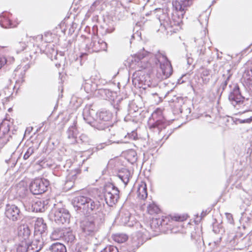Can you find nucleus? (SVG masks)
Segmentation results:
<instances>
[{"label": "nucleus", "mask_w": 252, "mask_h": 252, "mask_svg": "<svg viewBox=\"0 0 252 252\" xmlns=\"http://www.w3.org/2000/svg\"><path fill=\"white\" fill-rule=\"evenodd\" d=\"M147 93L148 95L149 96L150 95H152V96L158 95V94L156 92H155V93L152 92L150 90H147Z\"/></svg>", "instance_id": "obj_52"}, {"label": "nucleus", "mask_w": 252, "mask_h": 252, "mask_svg": "<svg viewBox=\"0 0 252 252\" xmlns=\"http://www.w3.org/2000/svg\"><path fill=\"white\" fill-rule=\"evenodd\" d=\"M248 199H249V200H251V199H252V194H250V195H249V197H248Z\"/></svg>", "instance_id": "obj_59"}, {"label": "nucleus", "mask_w": 252, "mask_h": 252, "mask_svg": "<svg viewBox=\"0 0 252 252\" xmlns=\"http://www.w3.org/2000/svg\"><path fill=\"white\" fill-rule=\"evenodd\" d=\"M161 221H162V220L160 219L153 220H152V226L153 225L157 224L158 225V227H159L160 225H162Z\"/></svg>", "instance_id": "obj_49"}, {"label": "nucleus", "mask_w": 252, "mask_h": 252, "mask_svg": "<svg viewBox=\"0 0 252 252\" xmlns=\"http://www.w3.org/2000/svg\"><path fill=\"white\" fill-rule=\"evenodd\" d=\"M155 63L157 65H159L158 69V73H161V79H164L168 78L172 73V67L171 63L167 58L163 54L158 51L155 55Z\"/></svg>", "instance_id": "obj_3"}, {"label": "nucleus", "mask_w": 252, "mask_h": 252, "mask_svg": "<svg viewBox=\"0 0 252 252\" xmlns=\"http://www.w3.org/2000/svg\"><path fill=\"white\" fill-rule=\"evenodd\" d=\"M46 229L47 226L43 219L37 218L35 223V233H38L43 236Z\"/></svg>", "instance_id": "obj_20"}, {"label": "nucleus", "mask_w": 252, "mask_h": 252, "mask_svg": "<svg viewBox=\"0 0 252 252\" xmlns=\"http://www.w3.org/2000/svg\"><path fill=\"white\" fill-rule=\"evenodd\" d=\"M163 17L164 18L162 19V17L159 18V21L160 23L161 27H162L167 31V33H175L180 30L179 22L171 21L165 14L163 15Z\"/></svg>", "instance_id": "obj_11"}, {"label": "nucleus", "mask_w": 252, "mask_h": 252, "mask_svg": "<svg viewBox=\"0 0 252 252\" xmlns=\"http://www.w3.org/2000/svg\"><path fill=\"white\" fill-rule=\"evenodd\" d=\"M48 201H41L38 200L32 205L33 209L36 212H43L48 208Z\"/></svg>", "instance_id": "obj_21"}, {"label": "nucleus", "mask_w": 252, "mask_h": 252, "mask_svg": "<svg viewBox=\"0 0 252 252\" xmlns=\"http://www.w3.org/2000/svg\"><path fill=\"white\" fill-rule=\"evenodd\" d=\"M31 37H29L27 34H23L21 40L19 41L16 45L17 52L24 50L27 47V42L30 40Z\"/></svg>", "instance_id": "obj_24"}, {"label": "nucleus", "mask_w": 252, "mask_h": 252, "mask_svg": "<svg viewBox=\"0 0 252 252\" xmlns=\"http://www.w3.org/2000/svg\"><path fill=\"white\" fill-rule=\"evenodd\" d=\"M232 74L230 72V70H227L226 74H223L222 75L223 80L221 83L220 84L219 88L218 89V93H222L223 91L227 87V85L229 81L230 78L231 77Z\"/></svg>", "instance_id": "obj_22"}, {"label": "nucleus", "mask_w": 252, "mask_h": 252, "mask_svg": "<svg viewBox=\"0 0 252 252\" xmlns=\"http://www.w3.org/2000/svg\"><path fill=\"white\" fill-rule=\"evenodd\" d=\"M113 240L119 243H122L126 242L128 238L127 236L125 234L118 233L114 234L113 236Z\"/></svg>", "instance_id": "obj_34"}, {"label": "nucleus", "mask_w": 252, "mask_h": 252, "mask_svg": "<svg viewBox=\"0 0 252 252\" xmlns=\"http://www.w3.org/2000/svg\"><path fill=\"white\" fill-rule=\"evenodd\" d=\"M135 134V132L133 131L131 134L128 133L127 136L129 138H130L131 139H135V135H134Z\"/></svg>", "instance_id": "obj_54"}, {"label": "nucleus", "mask_w": 252, "mask_h": 252, "mask_svg": "<svg viewBox=\"0 0 252 252\" xmlns=\"http://www.w3.org/2000/svg\"><path fill=\"white\" fill-rule=\"evenodd\" d=\"M107 43L102 39L94 36L90 44L86 45V49L89 53L98 52L101 51H106Z\"/></svg>", "instance_id": "obj_10"}, {"label": "nucleus", "mask_w": 252, "mask_h": 252, "mask_svg": "<svg viewBox=\"0 0 252 252\" xmlns=\"http://www.w3.org/2000/svg\"><path fill=\"white\" fill-rule=\"evenodd\" d=\"M29 244H28V252H38L36 251V249H38L37 247L32 242L31 243L30 239L28 241Z\"/></svg>", "instance_id": "obj_43"}, {"label": "nucleus", "mask_w": 252, "mask_h": 252, "mask_svg": "<svg viewBox=\"0 0 252 252\" xmlns=\"http://www.w3.org/2000/svg\"><path fill=\"white\" fill-rule=\"evenodd\" d=\"M189 60H189V59H188V63L189 64H190L189 62H190V61H189Z\"/></svg>", "instance_id": "obj_61"}, {"label": "nucleus", "mask_w": 252, "mask_h": 252, "mask_svg": "<svg viewBox=\"0 0 252 252\" xmlns=\"http://www.w3.org/2000/svg\"><path fill=\"white\" fill-rule=\"evenodd\" d=\"M84 120L88 124L96 128L95 126L96 123L97 112L92 109L85 108L83 113Z\"/></svg>", "instance_id": "obj_14"}, {"label": "nucleus", "mask_w": 252, "mask_h": 252, "mask_svg": "<svg viewBox=\"0 0 252 252\" xmlns=\"http://www.w3.org/2000/svg\"><path fill=\"white\" fill-rule=\"evenodd\" d=\"M4 213L5 216L13 221H17L22 218V213L20 209L14 204H7Z\"/></svg>", "instance_id": "obj_12"}, {"label": "nucleus", "mask_w": 252, "mask_h": 252, "mask_svg": "<svg viewBox=\"0 0 252 252\" xmlns=\"http://www.w3.org/2000/svg\"><path fill=\"white\" fill-rule=\"evenodd\" d=\"M32 242L35 245L38 249H36V251H39L44 245V240L42 235L38 233H35L34 236V239Z\"/></svg>", "instance_id": "obj_29"}, {"label": "nucleus", "mask_w": 252, "mask_h": 252, "mask_svg": "<svg viewBox=\"0 0 252 252\" xmlns=\"http://www.w3.org/2000/svg\"><path fill=\"white\" fill-rule=\"evenodd\" d=\"M27 241H21L20 243L17 246V252H28Z\"/></svg>", "instance_id": "obj_35"}, {"label": "nucleus", "mask_w": 252, "mask_h": 252, "mask_svg": "<svg viewBox=\"0 0 252 252\" xmlns=\"http://www.w3.org/2000/svg\"><path fill=\"white\" fill-rule=\"evenodd\" d=\"M172 219L177 221H182L185 220L186 218L184 216H175L172 217Z\"/></svg>", "instance_id": "obj_48"}, {"label": "nucleus", "mask_w": 252, "mask_h": 252, "mask_svg": "<svg viewBox=\"0 0 252 252\" xmlns=\"http://www.w3.org/2000/svg\"><path fill=\"white\" fill-rule=\"evenodd\" d=\"M96 85L91 80H85L82 84V88L87 93L93 92L96 90Z\"/></svg>", "instance_id": "obj_27"}, {"label": "nucleus", "mask_w": 252, "mask_h": 252, "mask_svg": "<svg viewBox=\"0 0 252 252\" xmlns=\"http://www.w3.org/2000/svg\"><path fill=\"white\" fill-rule=\"evenodd\" d=\"M77 130L75 125L70 126L67 131V137L68 143L73 144L78 142L77 140Z\"/></svg>", "instance_id": "obj_16"}, {"label": "nucleus", "mask_w": 252, "mask_h": 252, "mask_svg": "<svg viewBox=\"0 0 252 252\" xmlns=\"http://www.w3.org/2000/svg\"><path fill=\"white\" fill-rule=\"evenodd\" d=\"M146 55L147 53L145 51L136 54L132 57L130 67L135 69L137 71H140L142 69L146 68L147 67V63L142 61V60L146 57Z\"/></svg>", "instance_id": "obj_13"}, {"label": "nucleus", "mask_w": 252, "mask_h": 252, "mask_svg": "<svg viewBox=\"0 0 252 252\" xmlns=\"http://www.w3.org/2000/svg\"><path fill=\"white\" fill-rule=\"evenodd\" d=\"M64 233H65V231H64V229L63 228H55L50 235V238L53 240H59L61 238L63 239Z\"/></svg>", "instance_id": "obj_28"}, {"label": "nucleus", "mask_w": 252, "mask_h": 252, "mask_svg": "<svg viewBox=\"0 0 252 252\" xmlns=\"http://www.w3.org/2000/svg\"><path fill=\"white\" fill-rule=\"evenodd\" d=\"M137 238H133L131 248L129 249V251H133L134 252V250L138 249L140 245H141L139 242H137Z\"/></svg>", "instance_id": "obj_44"}, {"label": "nucleus", "mask_w": 252, "mask_h": 252, "mask_svg": "<svg viewBox=\"0 0 252 252\" xmlns=\"http://www.w3.org/2000/svg\"><path fill=\"white\" fill-rule=\"evenodd\" d=\"M192 4L190 0H173V5L177 11H184L185 9Z\"/></svg>", "instance_id": "obj_15"}, {"label": "nucleus", "mask_w": 252, "mask_h": 252, "mask_svg": "<svg viewBox=\"0 0 252 252\" xmlns=\"http://www.w3.org/2000/svg\"><path fill=\"white\" fill-rule=\"evenodd\" d=\"M157 9V8H156L155 7H151L150 8V12H152V11H154L156 10Z\"/></svg>", "instance_id": "obj_56"}, {"label": "nucleus", "mask_w": 252, "mask_h": 252, "mask_svg": "<svg viewBox=\"0 0 252 252\" xmlns=\"http://www.w3.org/2000/svg\"><path fill=\"white\" fill-rule=\"evenodd\" d=\"M41 50H44V48H43V47H42V48H41Z\"/></svg>", "instance_id": "obj_64"}, {"label": "nucleus", "mask_w": 252, "mask_h": 252, "mask_svg": "<svg viewBox=\"0 0 252 252\" xmlns=\"http://www.w3.org/2000/svg\"><path fill=\"white\" fill-rule=\"evenodd\" d=\"M158 209V207L154 203L149 204L147 206V211L151 214L157 213Z\"/></svg>", "instance_id": "obj_41"}, {"label": "nucleus", "mask_w": 252, "mask_h": 252, "mask_svg": "<svg viewBox=\"0 0 252 252\" xmlns=\"http://www.w3.org/2000/svg\"><path fill=\"white\" fill-rule=\"evenodd\" d=\"M171 132H170L168 135L167 136H166V137L165 138V139H167L168 137V136L170 135V134H171Z\"/></svg>", "instance_id": "obj_60"}, {"label": "nucleus", "mask_w": 252, "mask_h": 252, "mask_svg": "<svg viewBox=\"0 0 252 252\" xmlns=\"http://www.w3.org/2000/svg\"><path fill=\"white\" fill-rule=\"evenodd\" d=\"M72 252H81L80 249H76L74 251H73Z\"/></svg>", "instance_id": "obj_57"}, {"label": "nucleus", "mask_w": 252, "mask_h": 252, "mask_svg": "<svg viewBox=\"0 0 252 252\" xmlns=\"http://www.w3.org/2000/svg\"><path fill=\"white\" fill-rule=\"evenodd\" d=\"M136 75V73L133 74V77L132 79L133 83H135V84H136V83L139 81V79L137 78V77H135Z\"/></svg>", "instance_id": "obj_53"}, {"label": "nucleus", "mask_w": 252, "mask_h": 252, "mask_svg": "<svg viewBox=\"0 0 252 252\" xmlns=\"http://www.w3.org/2000/svg\"><path fill=\"white\" fill-rule=\"evenodd\" d=\"M151 5L149 3V1H148V2L146 3L145 5L144 6V9L148 10L149 9L150 6Z\"/></svg>", "instance_id": "obj_55"}, {"label": "nucleus", "mask_w": 252, "mask_h": 252, "mask_svg": "<svg viewBox=\"0 0 252 252\" xmlns=\"http://www.w3.org/2000/svg\"><path fill=\"white\" fill-rule=\"evenodd\" d=\"M137 197L139 199L145 200L148 196L147 186L145 183H141L137 190Z\"/></svg>", "instance_id": "obj_23"}, {"label": "nucleus", "mask_w": 252, "mask_h": 252, "mask_svg": "<svg viewBox=\"0 0 252 252\" xmlns=\"http://www.w3.org/2000/svg\"><path fill=\"white\" fill-rule=\"evenodd\" d=\"M132 219L131 214L128 211L123 210L121 212V222L124 224H127L128 226L133 225V223L130 221V220Z\"/></svg>", "instance_id": "obj_26"}, {"label": "nucleus", "mask_w": 252, "mask_h": 252, "mask_svg": "<svg viewBox=\"0 0 252 252\" xmlns=\"http://www.w3.org/2000/svg\"><path fill=\"white\" fill-rule=\"evenodd\" d=\"M238 121L240 124L250 123L252 121V116H251L249 118H247V119H238Z\"/></svg>", "instance_id": "obj_47"}, {"label": "nucleus", "mask_w": 252, "mask_h": 252, "mask_svg": "<svg viewBox=\"0 0 252 252\" xmlns=\"http://www.w3.org/2000/svg\"><path fill=\"white\" fill-rule=\"evenodd\" d=\"M211 71L208 69H203L201 73V77L204 84L209 82L211 78Z\"/></svg>", "instance_id": "obj_33"}, {"label": "nucleus", "mask_w": 252, "mask_h": 252, "mask_svg": "<svg viewBox=\"0 0 252 252\" xmlns=\"http://www.w3.org/2000/svg\"><path fill=\"white\" fill-rule=\"evenodd\" d=\"M208 19L209 16L208 13L206 11H204L198 17V21L201 25H206L207 24Z\"/></svg>", "instance_id": "obj_37"}, {"label": "nucleus", "mask_w": 252, "mask_h": 252, "mask_svg": "<svg viewBox=\"0 0 252 252\" xmlns=\"http://www.w3.org/2000/svg\"><path fill=\"white\" fill-rule=\"evenodd\" d=\"M49 185V181L46 179H36L31 182L30 189L32 194H40L47 190Z\"/></svg>", "instance_id": "obj_8"}, {"label": "nucleus", "mask_w": 252, "mask_h": 252, "mask_svg": "<svg viewBox=\"0 0 252 252\" xmlns=\"http://www.w3.org/2000/svg\"><path fill=\"white\" fill-rule=\"evenodd\" d=\"M243 78L244 82L252 94V69H248L245 70L243 74Z\"/></svg>", "instance_id": "obj_19"}, {"label": "nucleus", "mask_w": 252, "mask_h": 252, "mask_svg": "<svg viewBox=\"0 0 252 252\" xmlns=\"http://www.w3.org/2000/svg\"><path fill=\"white\" fill-rule=\"evenodd\" d=\"M64 235L63 237V239L67 243H72L75 240V236L71 231H69L67 229H64Z\"/></svg>", "instance_id": "obj_32"}, {"label": "nucleus", "mask_w": 252, "mask_h": 252, "mask_svg": "<svg viewBox=\"0 0 252 252\" xmlns=\"http://www.w3.org/2000/svg\"><path fill=\"white\" fill-rule=\"evenodd\" d=\"M103 221L104 215L98 211V213L94 214L81 222L82 232L85 236L93 235L98 230Z\"/></svg>", "instance_id": "obj_2"}, {"label": "nucleus", "mask_w": 252, "mask_h": 252, "mask_svg": "<svg viewBox=\"0 0 252 252\" xmlns=\"http://www.w3.org/2000/svg\"><path fill=\"white\" fill-rule=\"evenodd\" d=\"M127 158L131 163L135 162L137 158L136 152L132 150L129 151L127 154Z\"/></svg>", "instance_id": "obj_40"}, {"label": "nucleus", "mask_w": 252, "mask_h": 252, "mask_svg": "<svg viewBox=\"0 0 252 252\" xmlns=\"http://www.w3.org/2000/svg\"><path fill=\"white\" fill-rule=\"evenodd\" d=\"M225 216L227 220H228V222L230 223H232L233 222V219L232 217V215L229 213H225Z\"/></svg>", "instance_id": "obj_50"}, {"label": "nucleus", "mask_w": 252, "mask_h": 252, "mask_svg": "<svg viewBox=\"0 0 252 252\" xmlns=\"http://www.w3.org/2000/svg\"><path fill=\"white\" fill-rule=\"evenodd\" d=\"M106 143H101V144H100L99 145H98L96 148L98 150H101V149H102L103 148H104L105 146H106Z\"/></svg>", "instance_id": "obj_51"}, {"label": "nucleus", "mask_w": 252, "mask_h": 252, "mask_svg": "<svg viewBox=\"0 0 252 252\" xmlns=\"http://www.w3.org/2000/svg\"><path fill=\"white\" fill-rule=\"evenodd\" d=\"M50 219L59 225L69 223L70 215L66 209L61 207L60 204H54L50 213Z\"/></svg>", "instance_id": "obj_5"}, {"label": "nucleus", "mask_w": 252, "mask_h": 252, "mask_svg": "<svg viewBox=\"0 0 252 252\" xmlns=\"http://www.w3.org/2000/svg\"><path fill=\"white\" fill-rule=\"evenodd\" d=\"M9 15L7 12H3L0 15V25L1 27L6 29L15 27L9 19Z\"/></svg>", "instance_id": "obj_17"}, {"label": "nucleus", "mask_w": 252, "mask_h": 252, "mask_svg": "<svg viewBox=\"0 0 252 252\" xmlns=\"http://www.w3.org/2000/svg\"><path fill=\"white\" fill-rule=\"evenodd\" d=\"M162 111L160 108L157 109L152 114L154 119H157L155 123L150 126V129L155 132L160 134L163 137L166 136L165 131L169 126V122L162 116Z\"/></svg>", "instance_id": "obj_4"}, {"label": "nucleus", "mask_w": 252, "mask_h": 252, "mask_svg": "<svg viewBox=\"0 0 252 252\" xmlns=\"http://www.w3.org/2000/svg\"><path fill=\"white\" fill-rule=\"evenodd\" d=\"M100 200L101 201L95 198L79 195L73 198L72 204L76 211H80L84 214H89L98 210L104 205L103 198H100Z\"/></svg>", "instance_id": "obj_1"}, {"label": "nucleus", "mask_w": 252, "mask_h": 252, "mask_svg": "<svg viewBox=\"0 0 252 252\" xmlns=\"http://www.w3.org/2000/svg\"><path fill=\"white\" fill-rule=\"evenodd\" d=\"M34 149L32 147H30L28 149L27 152L24 154L23 158L24 159H27L33 153Z\"/></svg>", "instance_id": "obj_45"}, {"label": "nucleus", "mask_w": 252, "mask_h": 252, "mask_svg": "<svg viewBox=\"0 0 252 252\" xmlns=\"http://www.w3.org/2000/svg\"><path fill=\"white\" fill-rule=\"evenodd\" d=\"M14 61L13 57L6 58L5 57H0V69L5 64L12 63Z\"/></svg>", "instance_id": "obj_36"}, {"label": "nucleus", "mask_w": 252, "mask_h": 252, "mask_svg": "<svg viewBox=\"0 0 252 252\" xmlns=\"http://www.w3.org/2000/svg\"><path fill=\"white\" fill-rule=\"evenodd\" d=\"M76 178V172L71 171L67 176V181L66 182V185L71 186V183H73Z\"/></svg>", "instance_id": "obj_38"}, {"label": "nucleus", "mask_w": 252, "mask_h": 252, "mask_svg": "<svg viewBox=\"0 0 252 252\" xmlns=\"http://www.w3.org/2000/svg\"><path fill=\"white\" fill-rule=\"evenodd\" d=\"M189 60H189V59H188V63L189 64H190L189 62H190V61H189Z\"/></svg>", "instance_id": "obj_62"}, {"label": "nucleus", "mask_w": 252, "mask_h": 252, "mask_svg": "<svg viewBox=\"0 0 252 252\" xmlns=\"http://www.w3.org/2000/svg\"><path fill=\"white\" fill-rule=\"evenodd\" d=\"M228 89L229 92L228 99L231 104L235 107L237 105H242L245 98L242 95L238 84L231 83L229 85Z\"/></svg>", "instance_id": "obj_7"}, {"label": "nucleus", "mask_w": 252, "mask_h": 252, "mask_svg": "<svg viewBox=\"0 0 252 252\" xmlns=\"http://www.w3.org/2000/svg\"><path fill=\"white\" fill-rule=\"evenodd\" d=\"M131 176L130 171L127 169H123L118 174V177L126 186L129 182Z\"/></svg>", "instance_id": "obj_25"}, {"label": "nucleus", "mask_w": 252, "mask_h": 252, "mask_svg": "<svg viewBox=\"0 0 252 252\" xmlns=\"http://www.w3.org/2000/svg\"><path fill=\"white\" fill-rule=\"evenodd\" d=\"M103 197L109 206H113L119 198V190L114 185H107L104 188Z\"/></svg>", "instance_id": "obj_6"}, {"label": "nucleus", "mask_w": 252, "mask_h": 252, "mask_svg": "<svg viewBox=\"0 0 252 252\" xmlns=\"http://www.w3.org/2000/svg\"><path fill=\"white\" fill-rule=\"evenodd\" d=\"M17 193L20 196H24L27 191V189L25 187L23 186V183H19L16 187Z\"/></svg>", "instance_id": "obj_39"}, {"label": "nucleus", "mask_w": 252, "mask_h": 252, "mask_svg": "<svg viewBox=\"0 0 252 252\" xmlns=\"http://www.w3.org/2000/svg\"><path fill=\"white\" fill-rule=\"evenodd\" d=\"M79 140L82 143H88L89 142V138L88 136L85 134H82L79 137Z\"/></svg>", "instance_id": "obj_46"}, {"label": "nucleus", "mask_w": 252, "mask_h": 252, "mask_svg": "<svg viewBox=\"0 0 252 252\" xmlns=\"http://www.w3.org/2000/svg\"><path fill=\"white\" fill-rule=\"evenodd\" d=\"M49 249L51 252H66L65 246L60 243L53 244Z\"/></svg>", "instance_id": "obj_31"}, {"label": "nucleus", "mask_w": 252, "mask_h": 252, "mask_svg": "<svg viewBox=\"0 0 252 252\" xmlns=\"http://www.w3.org/2000/svg\"><path fill=\"white\" fill-rule=\"evenodd\" d=\"M206 213L203 211L201 213V217H204L206 215Z\"/></svg>", "instance_id": "obj_58"}, {"label": "nucleus", "mask_w": 252, "mask_h": 252, "mask_svg": "<svg viewBox=\"0 0 252 252\" xmlns=\"http://www.w3.org/2000/svg\"><path fill=\"white\" fill-rule=\"evenodd\" d=\"M18 235L21 237V241H28L31 236V230L27 225H20L18 228Z\"/></svg>", "instance_id": "obj_18"}, {"label": "nucleus", "mask_w": 252, "mask_h": 252, "mask_svg": "<svg viewBox=\"0 0 252 252\" xmlns=\"http://www.w3.org/2000/svg\"><path fill=\"white\" fill-rule=\"evenodd\" d=\"M10 125L11 123L9 120L7 119L3 120L0 124V134L4 135L7 133L9 131Z\"/></svg>", "instance_id": "obj_30"}, {"label": "nucleus", "mask_w": 252, "mask_h": 252, "mask_svg": "<svg viewBox=\"0 0 252 252\" xmlns=\"http://www.w3.org/2000/svg\"><path fill=\"white\" fill-rule=\"evenodd\" d=\"M112 117V114L108 111H101L97 113L95 126L98 130H104L111 125L110 121Z\"/></svg>", "instance_id": "obj_9"}, {"label": "nucleus", "mask_w": 252, "mask_h": 252, "mask_svg": "<svg viewBox=\"0 0 252 252\" xmlns=\"http://www.w3.org/2000/svg\"><path fill=\"white\" fill-rule=\"evenodd\" d=\"M100 252H119V251L116 247L110 245L106 247Z\"/></svg>", "instance_id": "obj_42"}, {"label": "nucleus", "mask_w": 252, "mask_h": 252, "mask_svg": "<svg viewBox=\"0 0 252 252\" xmlns=\"http://www.w3.org/2000/svg\"><path fill=\"white\" fill-rule=\"evenodd\" d=\"M145 14H146V16H148V15H149L150 14L149 12H148V13H146Z\"/></svg>", "instance_id": "obj_63"}]
</instances>
